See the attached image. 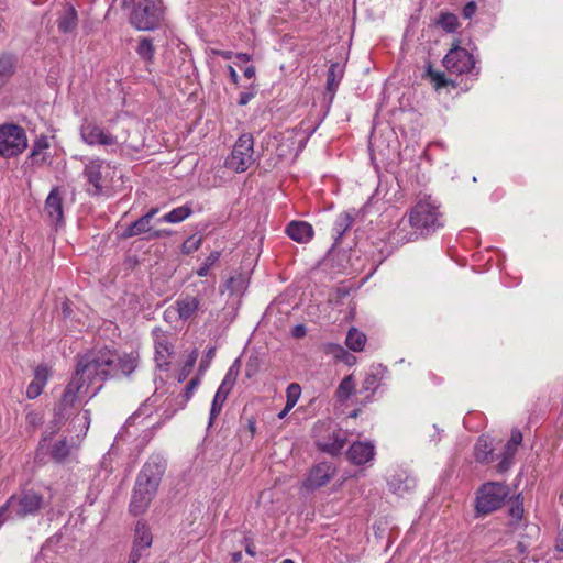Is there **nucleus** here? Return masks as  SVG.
<instances>
[{
  "label": "nucleus",
  "instance_id": "1",
  "mask_svg": "<svg viewBox=\"0 0 563 563\" xmlns=\"http://www.w3.org/2000/svg\"><path fill=\"white\" fill-rule=\"evenodd\" d=\"M164 472V463L157 460H151L143 465L137 475L130 501V511L134 516L145 512L156 495Z\"/></svg>",
  "mask_w": 563,
  "mask_h": 563
},
{
  "label": "nucleus",
  "instance_id": "2",
  "mask_svg": "<svg viewBox=\"0 0 563 563\" xmlns=\"http://www.w3.org/2000/svg\"><path fill=\"white\" fill-rule=\"evenodd\" d=\"M439 206L430 197L420 198L409 212L411 228H417L426 236L434 232L441 223Z\"/></svg>",
  "mask_w": 563,
  "mask_h": 563
},
{
  "label": "nucleus",
  "instance_id": "3",
  "mask_svg": "<svg viewBox=\"0 0 563 563\" xmlns=\"http://www.w3.org/2000/svg\"><path fill=\"white\" fill-rule=\"evenodd\" d=\"M510 495L508 485L501 482H488L483 484L475 499V510L478 516H486L499 509Z\"/></svg>",
  "mask_w": 563,
  "mask_h": 563
},
{
  "label": "nucleus",
  "instance_id": "4",
  "mask_svg": "<svg viewBox=\"0 0 563 563\" xmlns=\"http://www.w3.org/2000/svg\"><path fill=\"white\" fill-rule=\"evenodd\" d=\"M164 11L159 0H137L130 14V23L140 31L157 29Z\"/></svg>",
  "mask_w": 563,
  "mask_h": 563
},
{
  "label": "nucleus",
  "instance_id": "5",
  "mask_svg": "<svg viewBox=\"0 0 563 563\" xmlns=\"http://www.w3.org/2000/svg\"><path fill=\"white\" fill-rule=\"evenodd\" d=\"M82 387L84 379L73 375L71 379L66 385L59 401L54 408V418L51 421L52 431L49 437L55 434L68 420L70 417V409L74 407L77 400V395Z\"/></svg>",
  "mask_w": 563,
  "mask_h": 563
},
{
  "label": "nucleus",
  "instance_id": "6",
  "mask_svg": "<svg viewBox=\"0 0 563 563\" xmlns=\"http://www.w3.org/2000/svg\"><path fill=\"white\" fill-rule=\"evenodd\" d=\"M103 355L104 379H111L122 374L130 376L139 365V356L134 353L118 354L108 347L101 349Z\"/></svg>",
  "mask_w": 563,
  "mask_h": 563
},
{
  "label": "nucleus",
  "instance_id": "7",
  "mask_svg": "<svg viewBox=\"0 0 563 563\" xmlns=\"http://www.w3.org/2000/svg\"><path fill=\"white\" fill-rule=\"evenodd\" d=\"M27 146L25 131L18 124L0 125V156L14 157Z\"/></svg>",
  "mask_w": 563,
  "mask_h": 563
},
{
  "label": "nucleus",
  "instance_id": "8",
  "mask_svg": "<svg viewBox=\"0 0 563 563\" xmlns=\"http://www.w3.org/2000/svg\"><path fill=\"white\" fill-rule=\"evenodd\" d=\"M103 355L100 350H92L78 356L74 375L92 384L95 380L106 382L103 371Z\"/></svg>",
  "mask_w": 563,
  "mask_h": 563
},
{
  "label": "nucleus",
  "instance_id": "9",
  "mask_svg": "<svg viewBox=\"0 0 563 563\" xmlns=\"http://www.w3.org/2000/svg\"><path fill=\"white\" fill-rule=\"evenodd\" d=\"M8 506L11 507L12 518H25L38 514L44 506V497L33 489L23 490L12 495L8 499Z\"/></svg>",
  "mask_w": 563,
  "mask_h": 563
},
{
  "label": "nucleus",
  "instance_id": "10",
  "mask_svg": "<svg viewBox=\"0 0 563 563\" xmlns=\"http://www.w3.org/2000/svg\"><path fill=\"white\" fill-rule=\"evenodd\" d=\"M254 139L251 133L242 134L235 142L225 166L236 173L245 172L254 163Z\"/></svg>",
  "mask_w": 563,
  "mask_h": 563
},
{
  "label": "nucleus",
  "instance_id": "11",
  "mask_svg": "<svg viewBox=\"0 0 563 563\" xmlns=\"http://www.w3.org/2000/svg\"><path fill=\"white\" fill-rule=\"evenodd\" d=\"M240 372V360L236 358L228 369L221 385L219 386L210 409L209 427L213 423L214 419L220 415L223 404L225 402L229 394L231 393L238 375Z\"/></svg>",
  "mask_w": 563,
  "mask_h": 563
},
{
  "label": "nucleus",
  "instance_id": "12",
  "mask_svg": "<svg viewBox=\"0 0 563 563\" xmlns=\"http://www.w3.org/2000/svg\"><path fill=\"white\" fill-rule=\"evenodd\" d=\"M474 56L466 49L453 44L452 48L443 58V66L453 74L462 75L471 73L475 68Z\"/></svg>",
  "mask_w": 563,
  "mask_h": 563
},
{
  "label": "nucleus",
  "instance_id": "13",
  "mask_svg": "<svg viewBox=\"0 0 563 563\" xmlns=\"http://www.w3.org/2000/svg\"><path fill=\"white\" fill-rule=\"evenodd\" d=\"M80 136L89 145H113L117 143L115 136L88 119H85L80 126Z\"/></svg>",
  "mask_w": 563,
  "mask_h": 563
},
{
  "label": "nucleus",
  "instance_id": "14",
  "mask_svg": "<svg viewBox=\"0 0 563 563\" xmlns=\"http://www.w3.org/2000/svg\"><path fill=\"white\" fill-rule=\"evenodd\" d=\"M335 472L336 470L331 463H318L310 470L303 486L310 490L318 489L327 485L335 475Z\"/></svg>",
  "mask_w": 563,
  "mask_h": 563
},
{
  "label": "nucleus",
  "instance_id": "15",
  "mask_svg": "<svg viewBox=\"0 0 563 563\" xmlns=\"http://www.w3.org/2000/svg\"><path fill=\"white\" fill-rule=\"evenodd\" d=\"M44 212L47 214L48 219L52 223L58 225L64 221V210H63V195L58 187H54L48 194Z\"/></svg>",
  "mask_w": 563,
  "mask_h": 563
},
{
  "label": "nucleus",
  "instance_id": "16",
  "mask_svg": "<svg viewBox=\"0 0 563 563\" xmlns=\"http://www.w3.org/2000/svg\"><path fill=\"white\" fill-rule=\"evenodd\" d=\"M423 236L417 228H411L410 218L405 221L404 219L397 224V227L389 234V242L394 245H404L409 242H413Z\"/></svg>",
  "mask_w": 563,
  "mask_h": 563
},
{
  "label": "nucleus",
  "instance_id": "17",
  "mask_svg": "<svg viewBox=\"0 0 563 563\" xmlns=\"http://www.w3.org/2000/svg\"><path fill=\"white\" fill-rule=\"evenodd\" d=\"M347 441L346 433L341 430H334L328 439H317L316 446L319 451L332 456L339 455Z\"/></svg>",
  "mask_w": 563,
  "mask_h": 563
},
{
  "label": "nucleus",
  "instance_id": "18",
  "mask_svg": "<svg viewBox=\"0 0 563 563\" xmlns=\"http://www.w3.org/2000/svg\"><path fill=\"white\" fill-rule=\"evenodd\" d=\"M104 162L102 159L90 161L84 170L88 183L93 187V190H88L93 196H99L103 189V170Z\"/></svg>",
  "mask_w": 563,
  "mask_h": 563
},
{
  "label": "nucleus",
  "instance_id": "19",
  "mask_svg": "<svg viewBox=\"0 0 563 563\" xmlns=\"http://www.w3.org/2000/svg\"><path fill=\"white\" fill-rule=\"evenodd\" d=\"M374 446L371 443L354 442L346 452L347 460L355 465H364L374 457Z\"/></svg>",
  "mask_w": 563,
  "mask_h": 563
},
{
  "label": "nucleus",
  "instance_id": "20",
  "mask_svg": "<svg viewBox=\"0 0 563 563\" xmlns=\"http://www.w3.org/2000/svg\"><path fill=\"white\" fill-rule=\"evenodd\" d=\"M286 233L291 240L298 243H307L313 236V229L308 222L291 221L286 227Z\"/></svg>",
  "mask_w": 563,
  "mask_h": 563
},
{
  "label": "nucleus",
  "instance_id": "21",
  "mask_svg": "<svg viewBox=\"0 0 563 563\" xmlns=\"http://www.w3.org/2000/svg\"><path fill=\"white\" fill-rule=\"evenodd\" d=\"M18 58L14 54H0V90L10 81L16 70Z\"/></svg>",
  "mask_w": 563,
  "mask_h": 563
},
{
  "label": "nucleus",
  "instance_id": "22",
  "mask_svg": "<svg viewBox=\"0 0 563 563\" xmlns=\"http://www.w3.org/2000/svg\"><path fill=\"white\" fill-rule=\"evenodd\" d=\"M178 317L181 320H188L195 316L200 308V300L194 296H185L176 300L175 302Z\"/></svg>",
  "mask_w": 563,
  "mask_h": 563
},
{
  "label": "nucleus",
  "instance_id": "23",
  "mask_svg": "<svg viewBox=\"0 0 563 563\" xmlns=\"http://www.w3.org/2000/svg\"><path fill=\"white\" fill-rule=\"evenodd\" d=\"M49 147V141L46 135L37 137L31 148V153L25 163L31 165H43L47 161V155L44 150Z\"/></svg>",
  "mask_w": 563,
  "mask_h": 563
},
{
  "label": "nucleus",
  "instance_id": "24",
  "mask_svg": "<svg viewBox=\"0 0 563 563\" xmlns=\"http://www.w3.org/2000/svg\"><path fill=\"white\" fill-rule=\"evenodd\" d=\"M57 25L62 33L75 31L78 25L77 10L70 4L66 5L57 20Z\"/></svg>",
  "mask_w": 563,
  "mask_h": 563
},
{
  "label": "nucleus",
  "instance_id": "25",
  "mask_svg": "<svg viewBox=\"0 0 563 563\" xmlns=\"http://www.w3.org/2000/svg\"><path fill=\"white\" fill-rule=\"evenodd\" d=\"M343 77V68L339 63H332L327 73L325 92L329 95L330 102L333 100L336 88Z\"/></svg>",
  "mask_w": 563,
  "mask_h": 563
},
{
  "label": "nucleus",
  "instance_id": "26",
  "mask_svg": "<svg viewBox=\"0 0 563 563\" xmlns=\"http://www.w3.org/2000/svg\"><path fill=\"white\" fill-rule=\"evenodd\" d=\"M494 449L484 437H479L475 444L474 455L479 463H490L494 461Z\"/></svg>",
  "mask_w": 563,
  "mask_h": 563
},
{
  "label": "nucleus",
  "instance_id": "27",
  "mask_svg": "<svg viewBox=\"0 0 563 563\" xmlns=\"http://www.w3.org/2000/svg\"><path fill=\"white\" fill-rule=\"evenodd\" d=\"M354 218L349 212H342L338 216L333 232H334V245H339L344 233L352 227Z\"/></svg>",
  "mask_w": 563,
  "mask_h": 563
},
{
  "label": "nucleus",
  "instance_id": "28",
  "mask_svg": "<svg viewBox=\"0 0 563 563\" xmlns=\"http://www.w3.org/2000/svg\"><path fill=\"white\" fill-rule=\"evenodd\" d=\"M325 353L333 355L335 360L341 361L349 366H352L356 363V357L339 344H328L325 346Z\"/></svg>",
  "mask_w": 563,
  "mask_h": 563
},
{
  "label": "nucleus",
  "instance_id": "29",
  "mask_svg": "<svg viewBox=\"0 0 563 563\" xmlns=\"http://www.w3.org/2000/svg\"><path fill=\"white\" fill-rule=\"evenodd\" d=\"M518 450V446L507 441V443L504 445L501 453L498 457H500V462L497 465V470L499 473L507 472L511 464L512 459Z\"/></svg>",
  "mask_w": 563,
  "mask_h": 563
},
{
  "label": "nucleus",
  "instance_id": "30",
  "mask_svg": "<svg viewBox=\"0 0 563 563\" xmlns=\"http://www.w3.org/2000/svg\"><path fill=\"white\" fill-rule=\"evenodd\" d=\"M366 335L356 328H351L347 332L345 344L353 352H361L366 343Z\"/></svg>",
  "mask_w": 563,
  "mask_h": 563
},
{
  "label": "nucleus",
  "instance_id": "31",
  "mask_svg": "<svg viewBox=\"0 0 563 563\" xmlns=\"http://www.w3.org/2000/svg\"><path fill=\"white\" fill-rule=\"evenodd\" d=\"M192 213V209L190 205H184L181 207L173 209L170 212L166 213L158 221L169 222V223H179L187 219Z\"/></svg>",
  "mask_w": 563,
  "mask_h": 563
},
{
  "label": "nucleus",
  "instance_id": "32",
  "mask_svg": "<svg viewBox=\"0 0 563 563\" xmlns=\"http://www.w3.org/2000/svg\"><path fill=\"white\" fill-rule=\"evenodd\" d=\"M49 454L55 462H65L70 454V445L68 444V441L66 439L58 440L51 448Z\"/></svg>",
  "mask_w": 563,
  "mask_h": 563
},
{
  "label": "nucleus",
  "instance_id": "33",
  "mask_svg": "<svg viewBox=\"0 0 563 563\" xmlns=\"http://www.w3.org/2000/svg\"><path fill=\"white\" fill-rule=\"evenodd\" d=\"M158 212V208H152L144 216L132 222L133 228L135 229L137 235L142 233H147L152 231L151 221L154 216Z\"/></svg>",
  "mask_w": 563,
  "mask_h": 563
},
{
  "label": "nucleus",
  "instance_id": "34",
  "mask_svg": "<svg viewBox=\"0 0 563 563\" xmlns=\"http://www.w3.org/2000/svg\"><path fill=\"white\" fill-rule=\"evenodd\" d=\"M172 350L165 340H158L155 343V360L159 367L167 366Z\"/></svg>",
  "mask_w": 563,
  "mask_h": 563
},
{
  "label": "nucleus",
  "instance_id": "35",
  "mask_svg": "<svg viewBox=\"0 0 563 563\" xmlns=\"http://www.w3.org/2000/svg\"><path fill=\"white\" fill-rule=\"evenodd\" d=\"M136 53L146 63H152L155 54V47L152 40L148 37L140 38Z\"/></svg>",
  "mask_w": 563,
  "mask_h": 563
},
{
  "label": "nucleus",
  "instance_id": "36",
  "mask_svg": "<svg viewBox=\"0 0 563 563\" xmlns=\"http://www.w3.org/2000/svg\"><path fill=\"white\" fill-rule=\"evenodd\" d=\"M437 23L449 33L455 32L460 26L457 16L451 12H441Z\"/></svg>",
  "mask_w": 563,
  "mask_h": 563
},
{
  "label": "nucleus",
  "instance_id": "37",
  "mask_svg": "<svg viewBox=\"0 0 563 563\" xmlns=\"http://www.w3.org/2000/svg\"><path fill=\"white\" fill-rule=\"evenodd\" d=\"M354 389H355V383H354L353 376L349 375V376L344 377L341 380V383L336 389L338 400L341 402L347 400L350 398V396L352 395V393L354 391Z\"/></svg>",
  "mask_w": 563,
  "mask_h": 563
},
{
  "label": "nucleus",
  "instance_id": "38",
  "mask_svg": "<svg viewBox=\"0 0 563 563\" xmlns=\"http://www.w3.org/2000/svg\"><path fill=\"white\" fill-rule=\"evenodd\" d=\"M427 77L430 78L435 90L446 87L451 81L446 79L445 74L442 71L434 70L431 63L427 65Z\"/></svg>",
  "mask_w": 563,
  "mask_h": 563
},
{
  "label": "nucleus",
  "instance_id": "39",
  "mask_svg": "<svg viewBox=\"0 0 563 563\" xmlns=\"http://www.w3.org/2000/svg\"><path fill=\"white\" fill-rule=\"evenodd\" d=\"M134 542H139V548L146 549L152 544V534L140 522L136 525V537Z\"/></svg>",
  "mask_w": 563,
  "mask_h": 563
},
{
  "label": "nucleus",
  "instance_id": "40",
  "mask_svg": "<svg viewBox=\"0 0 563 563\" xmlns=\"http://www.w3.org/2000/svg\"><path fill=\"white\" fill-rule=\"evenodd\" d=\"M221 253L219 251H212L205 260L202 265L197 271V275L205 277L208 275L210 267L220 258Z\"/></svg>",
  "mask_w": 563,
  "mask_h": 563
},
{
  "label": "nucleus",
  "instance_id": "41",
  "mask_svg": "<svg viewBox=\"0 0 563 563\" xmlns=\"http://www.w3.org/2000/svg\"><path fill=\"white\" fill-rule=\"evenodd\" d=\"M509 515L511 518H514L516 521L520 520L523 516V500L521 498V495L515 497L514 500H511L510 508H509Z\"/></svg>",
  "mask_w": 563,
  "mask_h": 563
},
{
  "label": "nucleus",
  "instance_id": "42",
  "mask_svg": "<svg viewBox=\"0 0 563 563\" xmlns=\"http://www.w3.org/2000/svg\"><path fill=\"white\" fill-rule=\"evenodd\" d=\"M287 401L286 404H288V407H294L299 397H300V394H301V387L299 384L297 383H291L288 385L287 387Z\"/></svg>",
  "mask_w": 563,
  "mask_h": 563
},
{
  "label": "nucleus",
  "instance_id": "43",
  "mask_svg": "<svg viewBox=\"0 0 563 563\" xmlns=\"http://www.w3.org/2000/svg\"><path fill=\"white\" fill-rule=\"evenodd\" d=\"M202 243L201 238H196V235L189 236L181 245V252L186 255H189L196 252Z\"/></svg>",
  "mask_w": 563,
  "mask_h": 563
},
{
  "label": "nucleus",
  "instance_id": "44",
  "mask_svg": "<svg viewBox=\"0 0 563 563\" xmlns=\"http://www.w3.org/2000/svg\"><path fill=\"white\" fill-rule=\"evenodd\" d=\"M49 376H51V372H49L48 367L46 365H38L35 368L33 380L37 382L41 386L44 387L46 385Z\"/></svg>",
  "mask_w": 563,
  "mask_h": 563
},
{
  "label": "nucleus",
  "instance_id": "45",
  "mask_svg": "<svg viewBox=\"0 0 563 563\" xmlns=\"http://www.w3.org/2000/svg\"><path fill=\"white\" fill-rule=\"evenodd\" d=\"M379 380L380 378L378 377L377 374L369 373L365 376L362 387L366 391L374 393L379 386Z\"/></svg>",
  "mask_w": 563,
  "mask_h": 563
},
{
  "label": "nucleus",
  "instance_id": "46",
  "mask_svg": "<svg viewBox=\"0 0 563 563\" xmlns=\"http://www.w3.org/2000/svg\"><path fill=\"white\" fill-rule=\"evenodd\" d=\"M197 357H198V352L195 350L189 355L188 360L186 361V363L180 372L179 379H178L179 382L184 380L187 377V375L191 372V369L197 361Z\"/></svg>",
  "mask_w": 563,
  "mask_h": 563
},
{
  "label": "nucleus",
  "instance_id": "47",
  "mask_svg": "<svg viewBox=\"0 0 563 563\" xmlns=\"http://www.w3.org/2000/svg\"><path fill=\"white\" fill-rule=\"evenodd\" d=\"M200 384V379L198 376L191 378L189 383L187 384L184 393L181 394L183 397V404H186L192 396L195 389Z\"/></svg>",
  "mask_w": 563,
  "mask_h": 563
},
{
  "label": "nucleus",
  "instance_id": "48",
  "mask_svg": "<svg viewBox=\"0 0 563 563\" xmlns=\"http://www.w3.org/2000/svg\"><path fill=\"white\" fill-rule=\"evenodd\" d=\"M43 388L37 382L32 380L26 388V397L29 399L37 398L42 394Z\"/></svg>",
  "mask_w": 563,
  "mask_h": 563
},
{
  "label": "nucleus",
  "instance_id": "49",
  "mask_svg": "<svg viewBox=\"0 0 563 563\" xmlns=\"http://www.w3.org/2000/svg\"><path fill=\"white\" fill-rule=\"evenodd\" d=\"M243 284H244V279H243L242 275H240L239 277H231L227 282V288L231 292H238L243 288Z\"/></svg>",
  "mask_w": 563,
  "mask_h": 563
},
{
  "label": "nucleus",
  "instance_id": "50",
  "mask_svg": "<svg viewBox=\"0 0 563 563\" xmlns=\"http://www.w3.org/2000/svg\"><path fill=\"white\" fill-rule=\"evenodd\" d=\"M477 10V4L475 1L467 2L462 9V15L464 19H471Z\"/></svg>",
  "mask_w": 563,
  "mask_h": 563
},
{
  "label": "nucleus",
  "instance_id": "51",
  "mask_svg": "<svg viewBox=\"0 0 563 563\" xmlns=\"http://www.w3.org/2000/svg\"><path fill=\"white\" fill-rule=\"evenodd\" d=\"M143 549L139 548V542H133V548L129 556V563H137L142 556Z\"/></svg>",
  "mask_w": 563,
  "mask_h": 563
},
{
  "label": "nucleus",
  "instance_id": "52",
  "mask_svg": "<svg viewBox=\"0 0 563 563\" xmlns=\"http://www.w3.org/2000/svg\"><path fill=\"white\" fill-rule=\"evenodd\" d=\"M214 354H216V347H210L207 351L205 358L201 360V362H200V366H199L200 371H202L209 366V362L214 357Z\"/></svg>",
  "mask_w": 563,
  "mask_h": 563
},
{
  "label": "nucleus",
  "instance_id": "53",
  "mask_svg": "<svg viewBox=\"0 0 563 563\" xmlns=\"http://www.w3.org/2000/svg\"><path fill=\"white\" fill-rule=\"evenodd\" d=\"M510 443L519 446L522 442V433L520 430L518 429H512L511 430V434H510V439L508 440Z\"/></svg>",
  "mask_w": 563,
  "mask_h": 563
},
{
  "label": "nucleus",
  "instance_id": "54",
  "mask_svg": "<svg viewBox=\"0 0 563 563\" xmlns=\"http://www.w3.org/2000/svg\"><path fill=\"white\" fill-rule=\"evenodd\" d=\"M306 333H307V329L303 324H297L291 330V335L295 339H301L306 335Z\"/></svg>",
  "mask_w": 563,
  "mask_h": 563
},
{
  "label": "nucleus",
  "instance_id": "55",
  "mask_svg": "<svg viewBox=\"0 0 563 563\" xmlns=\"http://www.w3.org/2000/svg\"><path fill=\"white\" fill-rule=\"evenodd\" d=\"M254 97L253 92H249V91H245V92H241L240 93V98H239V101H238V104L239 106H245L250 102V100Z\"/></svg>",
  "mask_w": 563,
  "mask_h": 563
},
{
  "label": "nucleus",
  "instance_id": "56",
  "mask_svg": "<svg viewBox=\"0 0 563 563\" xmlns=\"http://www.w3.org/2000/svg\"><path fill=\"white\" fill-rule=\"evenodd\" d=\"M172 232L168 231V230H155V231H151V235L150 238L152 239H161V238H164V236H168L170 235Z\"/></svg>",
  "mask_w": 563,
  "mask_h": 563
},
{
  "label": "nucleus",
  "instance_id": "57",
  "mask_svg": "<svg viewBox=\"0 0 563 563\" xmlns=\"http://www.w3.org/2000/svg\"><path fill=\"white\" fill-rule=\"evenodd\" d=\"M136 235H137V233H136L135 229L133 228L132 223L122 233V238H124V239H129V238L136 236Z\"/></svg>",
  "mask_w": 563,
  "mask_h": 563
},
{
  "label": "nucleus",
  "instance_id": "58",
  "mask_svg": "<svg viewBox=\"0 0 563 563\" xmlns=\"http://www.w3.org/2000/svg\"><path fill=\"white\" fill-rule=\"evenodd\" d=\"M212 53L214 55L221 56L224 59H231L233 53L231 51H221V49H213Z\"/></svg>",
  "mask_w": 563,
  "mask_h": 563
},
{
  "label": "nucleus",
  "instance_id": "59",
  "mask_svg": "<svg viewBox=\"0 0 563 563\" xmlns=\"http://www.w3.org/2000/svg\"><path fill=\"white\" fill-rule=\"evenodd\" d=\"M228 69H229V75H230L231 81L233 84L238 85L239 84V75L236 74L235 69L232 66H229Z\"/></svg>",
  "mask_w": 563,
  "mask_h": 563
},
{
  "label": "nucleus",
  "instance_id": "60",
  "mask_svg": "<svg viewBox=\"0 0 563 563\" xmlns=\"http://www.w3.org/2000/svg\"><path fill=\"white\" fill-rule=\"evenodd\" d=\"M4 514H8L9 518H12L11 507L8 506V501L3 506L0 507V520L2 519Z\"/></svg>",
  "mask_w": 563,
  "mask_h": 563
},
{
  "label": "nucleus",
  "instance_id": "61",
  "mask_svg": "<svg viewBox=\"0 0 563 563\" xmlns=\"http://www.w3.org/2000/svg\"><path fill=\"white\" fill-rule=\"evenodd\" d=\"M555 547L559 551H563V528L559 532Z\"/></svg>",
  "mask_w": 563,
  "mask_h": 563
},
{
  "label": "nucleus",
  "instance_id": "62",
  "mask_svg": "<svg viewBox=\"0 0 563 563\" xmlns=\"http://www.w3.org/2000/svg\"><path fill=\"white\" fill-rule=\"evenodd\" d=\"M244 76L249 79L253 78L255 76V67L253 65L247 66L244 69Z\"/></svg>",
  "mask_w": 563,
  "mask_h": 563
},
{
  "label": "nucleus",
  "instance_id": "63",
  "mask_svg": "<svg viewBox=\"0 0 563 563\" xmlns=\"http://www.w3.org/2000/svg\"><path fill=\"white\" fill-rule=\"evenodd\" d=\"M245 552L251 556H255V547L252 542H247V544L245 545Z\"/></svg>",
  "mask_w": 563,
  "mask_h": 563
},
{
  "label": "nucleus",
  "instance_id": "64",
  "mask_svg": "<svg viewBox=\"0 0 563 563\" xmlns=\"http://www.w3.org/2000/svg\"><path fill=\"white\" fill-rule=\"evenodd\" d=\"M236 58L244 63H247L249 60H251V55H249L246 53H238Z\"/></svg>",
  "mask_w": 563,
  "mask_h": 563
}]
</instances>
